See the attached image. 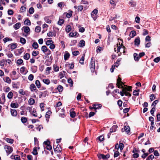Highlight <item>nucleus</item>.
<instances>
[{"instance_id":"obj_1","label":"nucleus","mask_w":160,"mask_h":160,"mask_svg":"<svg viewBox=\"0 0 160 160\" xmlns=\"http://www.w3.org/2000/svg\"><path fill=\"white\" fill-rule=\"evenodd\" d=\"M94 58L92 57L91 60L90 67L92 72H94L95 69Z\"/></svg>"},{"instance_id":"obj_2","label":"nucleus","mask_w":160,"mask_h":160,"mask_svg":"<svg viewBox=\"0 0 160 160\" xmlns=\"http://www.w3.org/2000/svg\"><path fill=\"white\" fill-rule=\"evenodd\" d=\"M120 75L118 76V78L117 79V85L119 88H123V86L122 84L123 83L122 82L121 78L119 77Z\"/></svg>"},{"instance_id":"obj_3","label":"nucleus","mask_w":160,"mask_h":160,"mask_svg":"<svg viewBox=\"0 0 160 160\" xmlns=\"http://www.w3.org/2000/svg\"><path fill=\"white\" fill-rule=\"evenodd\" d=\"M4 148L6 149V152L8 154L11 153L12 152V148L10 146L5 145Z\"/></svg>"},{"instance_id":"obj_4","label":"nucleus","mask_w":160,"mask_h":160,"mask_svg":"<svg viewBox=\"0 0 160 160\" xmlns=\"http://www.w3.org/2000/svg\"><path fill=\"white\" fill-rule=\"evenodd\" d=\"M5 94L4 93H3L2 97L0 98V104H4L5 102Z\"/></svg>"},{"instance_id":"obj_5","label":"nucleus","mask_w":160,"mask_h":160,"mask_svg":"<svg viewBox=\"0 0 160 160\" xmlns=\"http://www.w3.org/2000/svg\"><path fill=\"white\" fill-rule=\"evenodd\" d=\"M7 60L3 59L0 61V65L1 67H5L7 65Z\"/></svg>"},{"instance_id":"obj_6","label":"nucleus","mask_w":160,"mask_h":160,"mask_svg":"<svg viewBox=\"0 0 160 160\" xmlns=\"http://www.w3.org/2000/svg\"><path fill=\"white\" fill-rule=\"evenodd\" d=\"M134 44L135 45L138 46L140 44V40L139 37H137L134 40Z\"/></svg>"},{"instance_id":"obj_7","label":"nucleus","mask_w":160,"mask_h":160,"mask_svg":"<svg viewBox=\"0 0 160 160\" xmlns=\"http://www.w3.org/2000/svg\"><path fill=\"white\" fill-rule=\"evenodd\" d=\"M130 129L129 127L128 126H125L124 128V130H123V129H122V132H123L124 131H126L127 134H128L130 132Z\"/></svg>"},{"instance_id":"obj_8","label":"nucleus","mask_w":160,"mask_h":160,"mask_svg":"<svg viewBox=\"0 0 160 160\" xmlns=\"http://www.w3.org/2000/svg\"><path fill=\"white\" fill-rule=\"evenodd\" d=\"M56 32L55 31H53V32L50 31L49 32L47 33V36L48 37H55L56 36Z\"/></svg>"},{"instance_id":"obj_9","label":"nucleus","mask_w":160,"mask_h":160,"mask_svg":"<svg viewBox=\"0 0 160 160\" xmlns=\"http://www.w3.org/2000/svg\"><path fill=\"white\" fill-rule=\"evenodd\" d=\"M22 30H24V32L26 33H28L30 31V28L28 26L23 27L22 28Z\"/></svg>"},{"instance_id":"obj_10","label":"nucleus","mask_w":160,"mask_h":160,"mask_svg":"<svg viewBox=\"0 0 160 160\" xmlns=\"http://www.w3.org/2000/svg\"><path fill=\"white\" fill-rule=\"evenodd\" d=\"M118 128V126L117 125H114L110 129V132H115L116 131V129Z\"/></svg>"},{"instance_id":"obj_11","label":"nucleus","mask_w":160,"mask_h":160,"mask_svg":"<svg viewBox=\"0 0 160 160\" xmlns=\"http://www.w3.org/2000/svg\"><path fill=\"white\" fill-rule=\"evenodd\" d=\"M30 89L32 92L34 91L37 88L35 85L33 83L31 84L29 87Z\"/></svg>"},{"instance_id":"obj_12","label":"nucleus","mask_w":160,"mask_h":160,"mask_svg":"<svg viewBox=\"0 0 160 160\" xmlns=\"http://www.w3.org/2000/svg\"><path fill=\"white\" fill-rule=\"evenodd\" d=\"M98 157L100 159L102 158L103 160H107V158H106V155L103 154L98 155Z\"/></svg>"},{"instance_id":"obj_13","label":"nucleus","mask_w":160,"mask_h":160,"mask_svg":"<svg viewBox=\"0 0 160 160\" xmlns=\"http://www.w3.org/2000/svg\"><path fill=\"white\" fill-rule=\"evenodd\" d=\"M102 106V105L100 104H95L93 105V108L96 110L97 109H99V108L101 107Z\"/></svg>"},{"instance_id":"obj_14","label":"nucleus","mask_w":160,"mask_h":160,"mask_svg":"<svg viewBox=\"0 0 160 160\" xmlns=\"http://www.w3.org/2000/svg\"><path fill=\"white\" fill-rule=\"evenodd\" d=\"M3 79L4 81L8 84H10L11 82V80L9 78L7 77L5 78H3Z\"/></svg>"},{"instance_id":"obj_15","label":"nucleus","mask_w":160,"mask_h":160,"mask_svg":"<svg viewBox=\"0 0 160 160\" xmlns=\"http://www.w3.org/2000/svg\"><path fill=\"white\" fill-rule=\"evenodd\" d=\"M41 50L44 53H45L47 52L48 49L46 46H43L42 47Z\"/></svg>"},{"instance_id":"obj_16","label":"nucleus","mask_w":160,"mask_h":160,"mask_svg":"<svg viewBox=\"0 0 160 160\" xmlns=\"http://www.w3.org/2000/svg\"><path fill=\"white\" fill-rule=\"evenodd\" d=\"M78 35V33L77 32H71L69 34V35L72 37L77 36Z\"/></svg>"},{"instance_id":"obj_17","label":"nucleus","mask_w":160,"mask_h":160,"mask_svg":"<svg viewBox=\"0 0 160 160\" xmlns=\"http://www.w3.org/2000/svg\"><path fill=\"white\" fill-rule=\"evenodd\" d=\"M52 112L51 111H48L46 113L45 115V117L46 118V120H47V119H48L50 118V116L51 115Z\"/></svg>"},{"instance_id":"obj_18","label":"nucleus","mask_w":160,"mask_h":160,"mask_svg":"<svg viewBox=\"0 0 160 160\" xmlns=\"http://www.w3.org/2000/svg\"><path fill=\"white\" fill-rule=\"evenodd\" d=\"M79 46L80 47H82L85 46V42L84 40H81L79 44Z\"/></svg>"},{"instance_id":"obj_19","label":"nucleus","mask_w":160,"mask_h":160,"mask_svg":"<svg viewBox=\"0 0 160 160\" xmlns=\"http://www.w3.org/2000/svg\"><path fill=\"white\" fill-rule=\"evenodd\" d=\"M66 73V72L64 71H63L62 72H60L59 76L60 77V78L61 79L62 78H63L65 76Z\"/></svg>"},{"instance_id":"obj_20","label":"nucleus","mask_w":160,"mask_h":160,"mask_svg":"<svg viewBox=\"0 0 160 160\" xmlns=\"http://www.w3.org/2000/svg\"><path fill=\"white\" fill-rule=\"evenodd\" d=\"M11 115L13 116H16L17 115V112L16 110L11 109Z\"/></svg>"},{"instance_id":"obj_21","label":"nucleus","mask_w":160,"mask_h":160,"mask_svg":"<svg viewBox=\"0 0 160 160\" xmlns=\"http://www.w3.org/2000/svg\"><path fill=\"white\" fill-rule=\"evenodd\" d=\"M44 20L45 21L48 23H50L51 22V21L49 19V16H46L44 18Z\"/></svg>"},{"instance_id":"obj_22","label":"nucleus","mask_w":160,"mask_h":160,"mask_svg":"<svg viewBox=\"0 0 160 160\" xmlns=\"http://www.w3.org/2000/svg\"><path fill=\"white\" fill-rule=\"evenodd\" d=\"M28 102L30 105H33L35 103V100L32 98H30Z\"/></svg>"},{"instance_id":"obj_23","label":"nucleus","mask_w":160,"mask_h":160,"mask_svg":"<svg viewBox=\"0 0 160 160\" xmlns=\"http://www.w3.org/2000/svg\"><path fill=\"white\" fill-rule=\"evenodd\" d=\"M134 58L135 61H138L139 59V58L138 54L136 53H135L133 54Z\"/></svg>"},{"instance_id":"obj_24","label":"nucleus","mask_w":160,"mask_h":160,"mask_svg":"<svg viewBox=\"0 0 160 160\" xmlns=\"http://www.w3.org/2000/svg\"><path fill=\"white\" fill-rule=\"evenodd\" d=\"M21 25L20 22H18L15 24L14 25V28L16 30L18 29L20 27Z\"/></svg>"},{"instance_id":"obj_25","label":"nucleus","mask_w":160,"mask_h":160,"mask_svg":"<svg viewBox=\"0 0 160 160\" xmlns=\"http://www.w3.org/2000/svg\"><path fill=\"white\" fill-rule=\"evenodd\" d=\"M11 107L13 108H17L18 107V103H12L10 105Z\"/></svg>"},{"instance_id":"obj_26","label":"nucleus","mask_w":160,"mask_h":160,"mask_svg":"<svg viewBox=\"0 0 160 160\" xmlns=\"http://www.w3.org/2000/svg\"><path fill=\"white\" fill-rule=\"evenodd\" d=\"M136 34V32L135 31H132L129 34V36L131 38L134 37Z\"/></svg>"},{"instance_id":"obj_27","label":"nucleus","mask_w":160,"mask_h":160,"mask_svg":"<svg viewBox=\"0 0 160 160\" xmlns=\"http://www.w3.org/2000/svg\"><path fill=\"white\" fill-rule=\"evenodd\" d=\"M85 55V54H83L79 62L81 64H84Z\"/></svg>"},{"instance_id":"obj_28","label":"nucleus","mask_w":160,"mask_h":160,"mask_svg":"<svg viewBox=\"0 0 160 160\" xmlns=\"http://www.w3.org/2000/svg\"><path fill=\"white\" fill-rule=\"evenodd\" d=\"M129 4H131V6L132 7H134L136 6V2H134L132 0H131L129 2Z\"/></svg>"},{"instance_id":"obj_29","label":"nucleus","mask_w":160,"mask_h":160,"mask_svg":"<svg viewBox=\"0 0 160 160\" xmlns=\"http://www.w3.org/2000/svg\"><path fill=\"white\" fill-rule=\"evenodd\" d=\"M30 55L28 53H26L23 56L24 58L26 60H28L30 58Z\"/></svg>"},{"instance_id":"obj_30","label":"nucleus","mask_w":160,"mask_h":160,"mask_svg":"<svg viewBox=\"0 0 160 160\" xmlns=\"http://www.w3.org/2000/svg\"><path fill=\"white\" fill-rule=\"evenodd\" d=\"M64 60H67L69 58L70 54L68 52L64 54Z\"/></svg>"},{"instance_id":"obj_31","label":"nucleus","mask_w":160,"mask_h":160,"mask_svg":"<svg viewBox=\"0 0 160 160\" xmlns=\"http://www.w3.org/2000/svg\"><path fill=\"white\" fill-rule=\"evenodd\" d=\"M53 68L54 71L55 72L59 71V67L56 64H54L53 66Z\"/></svg>"},{"instance_id":"obj_32","label":"nucleus","mask_w":160,"mask_h":160,"mask_svg":"<svg viewBox=\"0 0 160 160\" xmlns=\"http://www.w3.org/2000/svg\"><path fill=\"white\" fill-rule=\"evenodd\" d=\"M13 95V93L12 92H10L8 93L7 95V97L9 99H10L12 98Z\"/></svg>"},{"instance_id":"obj_33","label":"nucleus","mask_w":160,"mask_h":160,"mask_svg":"<svg viewBox=\"0 0 160 160\" xmlns=\"http://www.w3.org/2000/svg\"><path fill=\"white\" fill-rule=\"evenodd\" d=\"M32 153L34 155H36L38 154V153L37 151V147H36L33 148V151Z\"/></svg>"},{"instance_id":"obj_34","label":"nucleus","mask_w":160,"mask_h":160,"mask_svg":"<svg viewBox=\"0 0 160 160\" xmlns=\"http://www.w3.org/2000/svg\"><path fill=\"white\" fill-rule=\"evenodd\" d=\"M24 23V24L26 25H27L30 26L31 24L30 21L29 19H26L25 20Z\"/></svg>"},{"instance_id":"obj_35","label":"nucleus","mask_w":160,"mask_h":160,"mask_svg":"<svg viewBox=\"0 0 160 160\" xmlns=\"http://www.w3.org/2000/svg\"><path fill=\"white\" fill-rule=\"evenodd\" d=\"M58 92H62L63 90V88L61 85H59L57 88Z\"/></svg>"},{"instance_id":"obj_36","label":"nucleus","mask_w":160,"mask_h":160,"mask_svg":"<svg viewBox=\"0 0 160 160\" xmlns=\"http://www.w3.org/2000/svg\"><path fill=\"white\" fill-rule=\"evenodd\" d=\"M35 84L38 88H40L41 87V84L38 80H36V81Z\"/></svg>"},{"instance_id":"obj_37","label":"nucleus","mask_w":160,"mask_h":160,"mask_svg":"<svg viewBox=\"0 0 160 160\" xmlns=\"http://www.w3.org/2000/svg\"><path fill=\"white\" fill-rule=\"evenodd\" d=\"M10 45H11V48L12 49V51L17 48V43L11 44Z\"/></svg>"},{"instance_id":"obj_38","label":"nucleus","mask_w":160,"mask_h":160,"mask_svg":"<svg viewBox=\"0 0 160 160\" xmlns=\"http://www.w3.org/2000/svg\"><path fill=\"white\" fill-rule=\"evenodd\" d=\"M71 26L69 25H68L66 28V31L68 33L71 31Z\"/></svg>"},{"instance_id":"obj_39","label":"nucleus","mask_w":160,"mask_h":160,"mask_svg":"<svg viewBox=\"0 0 160 160\" xmlns=\"http://www.w3.org/2000/svg\"><path fill=\"white\" fill-rule=\"evenodd\" d=\"M64 22V21L63 19H59L58 22V24L59 25L62 26Z\"/></svg>"},{"instance_id":"obj_40","label":"nucleus","mask_w":160,"mask_h":160,"mask_svg":"<svg viewBox=\"0 0 160 160\" xmlns=\"http://www.w3.org/2000/svg\"><path fill=\"white\" fill-rule=\"evenodd\" d=\"M43 82L47 85H48L50 83V80L48 79H44L43 80Z\"/></svg>"},{"instance_id":"obj_41","label":"nucleus","mask_w":160,"mask_h":160,"mask_svg":"<svg viewBox=\"0 0 160 160\" xmlns=\"http://www.w3.org/2000/svg\"><path fill=\"white\" fill-rule=\"evenodd\" d=\"M5 140L11 144H12L14 141L13 139L11 138H6Z\"/></svg>"},{"instance_id":"obj_42","label":"nucleus","mask_w":160,"mask_h":160,"mask_svg":"<svg viewBox=\"0 0 160 160\" xmlns=\"http://www.w3.org/2000/svg\"><path fill=\"white\" fill-rule=\"evenodd\" d=\"M33 48L35 49H37L38 47V45L37 42H34L32 45Z\"/></svg>"},{"instance_id":"obj_43","label":"nucleus","mask_w":160,"mask_h":160,"mask_svg":"<svg viewBox=\"0 0 160 160\" xmlns=\"http://www.w3.org/2000/svg\"><path fill=\"white\" fill-rule=\"evenodd\" d=\"M20 42L22 44H24L26 42V39L24 38L21 37L20 38Z\"/></svg>"},{"instance_id":"obj_44","label":"nucleus","mask_w":160,"mask_h":160,"mask_svg":"<svg viewBox=\"0 0 160 160\" xmlns=\"http://www.w3.org/2000/svg\"><path fill=\"white\" fill-rule=\"evenodd\" d=\"M41 28L39 26H37L35 28V31L38 33L39 32L41 31Z\"/></svg>"},{"instance_id":"obj_45","label":"nucleus","mask_w":160,"mask_h":160,"mask_svg":"<svg viewBox=\"0 0 160 160\" xmlns=\"http://www.w3.org/2000/svg\"><path fill=\"white\" fill-rule=\"evenodd\" d=\"M154 158L153 155L151 154L147 158L146 160H152Z\"/></svg>"},{"instance_id":"obj_46","label":"nucleus","mask_w":160,"mask_h":160,"mask_svg":"<svg viewBox=\"0 0 160 160\" xmlns=\"http://www.w3.org/2000/svg\"><path fill=\"white\" fill-rule=\"evenodd\" d=\"M23 60L21 59H19L17 60V64L18 65H21L23 63Z\"/></svg>"},{"instance_id":"obj_47","label":"nucleus","mask_w":160,"mask_h":160,"mask_svg":"<svg viewBox=\"0 0 160 160\" xmlns=\"http://www.w3.org/2000/svg\"><path fill=\"white\" fill-rule=\"evenodd\" d=\"M68 82L70 84V87H72L73 86V82L71 78H70L68 79Z\"/></svg>"},{"instance_id":"obj_48","label":"nucleus","mask_w":160,"mask_h":160,"mask_svg":"<svg viewBox=\"0 0 160 160\" xmlns=\"http://www.w3.org/2000/svg\"><path fill=\"white\" fill-rule=\"evenodd\" d=\"M98 10L95 9L91 13V16H92L93 15H94V14L96 15L98 13Z\"/></svg>"},{"instance_id":"obj_49","label":"nucleus","mask_w":160,"mask_h":160,"mask_svg":"<svg viewBox=\"0 0 160 160\" xmlns=\"http://www.w3.org/2000/svg\"><path fill=\"white\" fill-rule=\"evenodd\" d=\"M34 9L33 7H31L29 10V12L30 14H32L34 12Z\"/></svg>"},{"instance_id":"obj_50","label":"nucleus","mask_w":160,"mask_h":160,"mask_svg":"<svg viewBox=\"0 0 160 160\" xmlns=\"http://www.w3.org/2000/svg\"><path fill=\"white\" fill-rule=\"evenodd\" d=\"M39 53V52L38 51H33L32 53V55L33 56H36Z\"/></svg>"},{"instance_id":"obj_51","label":"nucleus","mask_w":160,"mask_h":160,"mask_svg":"<svg viewBox=\"0 0 160 160\" xmlns=\"http://www.w3.org/2000/svg\"><path fill=\"white\" fill-rule=\"evenodd\" d=\"M121 58H119L117 59V62L115 63V65L116 67H117L119 65V62L121 61Z\"/></svg>"},{"instance_id":"obj_52","label":"nucleus","mask_w":160,"mask_h":160,"mask_svg":"<svg viewBox=\"0 0 160 160\" xmlns=\"http://www.w3.org/2000/svg\"><path fill=\"white\" fill-rule=\"evenodd\" d=\"M70 117L72 118H74L76 116V113L75 112H71L70 113Z\"/></svg>"},{"instance_id":"obj_53","label":"nucleus","mask_w":160,"mask_h":160,"mask_svg":"<svg viewBox=\"0 0 160 160\" xmlns=\"http://www.w3.org/2000/svg\"><path fill=\"white\" fill-rule=\"evenodd\" d=\"M34 78V76L32 74H31L28 76V79L29 80L32 81Z\"/></svg>"},{"instance_id":"obj_54","label":"nucleus","mask_w":160,"mask_h":160,"mask_svg":"<svg viewBox=\"0 0 160 160\" xmlns=\"http://www.w3.org/2000/svg\"><path fill=\"white\" fill-rule=\"evenodd\" d=\"M12 40V39L11 38H5L3 39V41L4 43H6L8 41H11Z\"/></svg>"},{"instance_id":"obj_55","label":"nucleus","mask_w":160,"mask_h":160,"mask_svg":"<svg viewBox=\"0 0 160 160\" xmlns=\"http://www.w3.org/2000/svg\"><path fill=\"white\" fill-rule=\"evenodd\" d=\"M53 42V41L51 40H48L47 41L46 44L47 46L50 45L51 43Z\"/></svg>"},{"instance_id":"obj_56","label":"nucleus","mask_w":160,"mask_h":160,"mask_svg":"<svg viewBox=\"0 0 160 160\" xmlns=\"http://www.w3.org/2000/svg\"><path fill=\"white\" fill-rule=\"evenodd\" d=\"M8 14L9 15H13V11L11 9H9L8 10Z\"/></svg>"},{"instance_id":"obj_57","label":"nucleus","mask_w":160,"mask_h":160,"mask_svg":"<svg viewBox=\"0 0 160 160\" xmlns=\"http://www.w3.org/2000/svg\"><path fill=\"white\" fill-rule=\"evenodd\" d=\"M77 42V41L76 40H72L71 42L70 45L73 46Z\"/></svg>"},{"instance_id":"obj_58","label":"nucleus","mask_w":160,"mask_h":160,"mask_svg":"<svg viewBox=\"0 0 160 160\" xmlns=\"http://www.w3.org/2000/svg\"><path fill=\"white\" fill-rule=\"evenodd\" d=\"M119 147L120 149L121 150L123 149L124 145L122 143L120 142L119 145Z\"/></svg>"},{"instance_id":"obj_59","label":"nucleus","mask_w":160,"mask_h":160,"mask_svg":"<svg viewBox=\"0 0 160 160\" xmlns=\"http://www.w3.org/2000/svg\"><path fill=\"white\" fill-rule=\"evenodd\" d=\"M155 111V107H153L151 109L150 112L151 114L153 116H154V113Z\"/></svg>"},{"instance_id":"obj_60","label":"nucleus","mask_w":160,"mask_h":160,"mask_svg":"<svg viewBox=\"0 0 160 160\" xmlns=\"http://www.w3.org/2000/svg\"><path fill=\"white\" fill-rule=\"evenodd\" d=\"M156 98V97L153 94H151L150 96V99L151 101H153Z\"/></svg>"},{"instance_id":"obj_61","label":"nucleus","mask_w":160,"mask_h":160,"mask_svg":"<svg viewBox=\"0 0 160 160\" xmlns=\"http://www.w3.org/2000/svg\"><path fill=\"white\" fill-rule=\"evenodd\" d=\"M51 62L50 61H49V60H46L45 61V64L47 66L50 65L51 64Z\"/></svg>"},{"instance_id":"obj_62","label":"nucleus","mask_w":160,"mask_h":160,"mask_svg":"<svg viewBox=\"0 0 160 160\" xmlns=\"http://www.w3.org/2000/svg\"><path fill=\"white\" fill-rule=\"evenodd\" d=\"M120 153L118 151H115L114 152V158H116L117 157H118V156L119 155Z\"/></svg>"},{"instance_id":"obj_63","label":"nucleus","mask_w":160,"mask_h":160,"mask_svg":"<svg viewBox=\"0 0 160 160\" xmlns=\"http://www.w3.org/2000/svg\"><path fill=\"white\" fill-rule=\"evenodd\" d=\"M160 60V58L159 57H157L155 58L153 60V61L156 63L158 62Z\"/></svg>"},{"instance_id":"obj_64","label":"nucleus","mask_w":160,"mask_h":160,"mask_svg":"<svg viewBox=\"0 0 160 160\" xmlns=\"http://www.w3.org/2000/svg\"><path fill=\"white\" fill-rule=\"evenodd\" d=\"M79 54V52L78 51H76L72 52V54L74 56H77Z\"/></svg>"}]
</instances>
